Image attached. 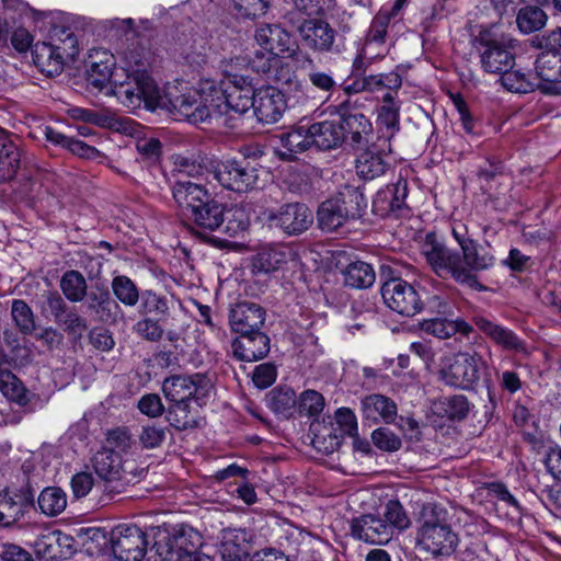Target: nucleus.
Wrapping results in <instances>:
<instances>
[{
    "mask_svg": "<svg viewBox=\"0 0 561 561\" xmlns=\"http://www.w3.org/2000/svg\"><path fill=\"white\" fill-rule=\"evenodd\" d=\"M383 517L386 520V525H390L391 527V536L393 537L394 530H405L410 527L411 520L401 505V503L397 500H390L385 507Z\"/></svg>",
    "mask_w": 561,
    "mask_h": 561,
    "instance_id": "nucleus-57",
    "label": "nucleus"
},
{
    "mask_svg": "<svg viewBox=\"0 0 561 561\" xmlns=\"http://www.w3.org/2000/svg\"><path fill=\"white\" fill-rule=\"evenodd\" d=\"M325 405L323 396L316 390H305L297 400V410L299 414L309 417H317L321 414Z\"/></svg>",
    "mask_w": 561,
    "mask_h": 561,
    "instance_id": "nucleus-56",
    "label": "nucleus"
},
{
    "mask_svg": "<svg viewBox=\"0 0 561 561\" xmlns=\"http://www.w3.org/2000/svg\"><path fill=\"white\" fill-rule=\"evenodd\" d=\"M483 364L482 357L476 352L445 355L440 358L438 376L449 387L471 389L480 380Z\"/></svg>",
    "mask_w": 561,
    "mask_h": 561,
    "instance_id": "nucleus-6",
    "label": "nucleus"
},
{
    "mask_svg": "<svg viewBox=\"0 0 561 561\" xmlns=\"http://www.w3.org/2000/svg\"><path fill=\"white\" fill-rule=\"evenodd\" d=\"M474 323L485 335L502 347L514 351L523 350L522 341L513 331L493 323L483 317H477Z\"/></svg>",
    "mask_w": 561,
    "mask_h": 561,
    "instance_id": "nucleus-34",
    "label": "nucleus"
},
{
    "mask_svg": "<svg viewBox=\"0 0 561 561\" xmlns=\"http://www.w3.org/2000/svg\"><path fill=\"white\" fill-rule=\"evenodd\" d=\"M126 68L121 71H113L116 60L114 55L105 48H92L85 60L87 81L99 90L111 83L112 93L115 95V81H126L129 77L136 76L139 71H147L142 58L136 51L125 54Z\"/></svg>",
    "mask_w": 561,
    "mask_h": 561,
    "instance_id": "nucleus-4",
    "label": "nucleus"
},
{
    "mask_svg": "<svg viewBox=\"0 0 561 561\" xmlns=\"http://www.w3.org/2000/svg\"><path fill=\"white\" fill-rule=\"evenodd\" d=\"M423 330L438 339H448L456 333L467 335L471 327L461 319L450 320L447 318H434L423 322Z\"/></svg>",
    "mask_w": 561,
    "mask_h": 561,
    "instance_id": "nucleus-39",
    "label": "nucleus"
},
{
    "mask_svg": "<svg viewBox=\"0 0 561 561\" xmlns=\"http://www.w3.org/2000/svg\"><path fill=\"white\" fill-rule=\"evenodd\" d=\"M502 85L511 92L515 93H529L534 90H539V83L536 77L531 73H526L520 69L508 68L501 72Z\"/></svg>",
    "mask_w": 561,
    "mask_h": 561,
    "instance_id": "nucleus-44",
    "label": "nucleus"
},
{
    "mask_svg": "<svg viewBox=\"0 0 561 561\" xmlns=\"http://www.w3.org/2000/svg\"><path fill=\"white\" fill-rule=\"evenodd\" d=\"M280 148L278 156L284 160H294L298 153L306 151L311 146L309 129L298 126L279 135Z\"/></svg>",
    "mask_w": 561,
    "mask_h": 561,
    "instance_id": "nucleus-29",
    "label": "nucleus"
},
{
    "mask_svg": "<svg viewBox=\"0 0 561 561\" xmlns=\"http://www.w3.org/2000/svg\"><path fill=\"white\" fill-rule=\"evenodd\" d=\"M134 330L139 336L150 342H158L163 336V329L159 324L158 320L150 317L139 320L135 324Z\"/></svg>",
    "mask_w": 561,
    "mask_h": 561,
    "instance_id": "nucleus-63",
    "label": "nucleus"
},
{
    "mask_svg": "<svg viewBox=\"0 0 561 561\" xmlns=\"http://www.w3.org/2000/svg\"><path fill=\"white\" fill-rule=\"evenodd\" d=\"M30 506L27 499L21 494H5L0 499V526H11L23 517Z\"/></svg>",
    "mask_w": 561,
    "mask_h": 561,
    "instance_id": "nucleus-42",
    "label": "nucleus"
},
{
    "mask_svg": "<svg viewBox=\"0 0 561 561\" xmlns=\"http://www.w3.org/2000/svg\"><path fill=\"white\" fill-rule=\"evenodd\" d=\"M146 534L136 525L121 524L111 531V547L119 561H141L147 551Z\"/></svg>",
    "mask_w": 561,
    "mask_h": 561,
    "instance_id": "nucleus-10",
    "label": "nucleus"
},
{
    "mask_svg": "<svg viewBox=\"0 0 561 561\" xmlns=\"http://www.w3.org/2000/svg\"><path fill=\"white\" fill-rule=\"evenodd\" d=\"M285 261V254L276 248H262L252 261L253 271L256 273H270L279 267Z\"/></svg>",
    "mask_w": 561,
    "mask_h": 561,
    "instance_id": "nucleus-54",
    "label": "nucleus"
},
{
    "mask_svg": "<svg viewBox=\"0 0 561 561\" xmlns=\"http://www.w3.org/2000/svg\"><path fill=\"white\" fill-rule=\"evenodd\" d=\"M232 351L243 362L262 359L270 352V337L261 331L242 335L232 342Z\"/></svg>",
    "mask_w": 561,
    "mask_h": 561,
    "instance_id": "nucleus-22",
    "label": "nucleus"
},
{
    "mask_svg": "<svg viewBox=\"0 0 561 561\" xmlns=\"http://www.w3.org/2000/svg\"><path fill=\"white\" fill-rule=\"evenodd\" d=\"M255 43L264 50L278 56L294 51L290 34L279 24H262L254 33Z\"/></svg>",
    "mask_w": 561,
    "mask_h": 561,
    "instance_id": "nucleus-21",
    "label": "nucleus"
},
{
    "mask_svg": "<svg viewBox=\"0 0 561 561\" xmlns=\"http://www.w3.org/2000/svg\"><path fill=\"white\" fill-rule=\"evenodd\" d=\"M405 1L407 0H396L390 11L381 10L374 18L369 30V37L373 42L382 43L385 41L391 18L402 9Z\"/></svg>",
    "mask_w": 561,
    "mask_h": 561,
    "instance_id": "nucleus-53",
    "label": "nucleus"
},
{
    "mask_svg": "<svg viewBox=\"0 0 561 561\" xmlns=\"http://www.w3.org/2000/svg\"><path fill=\"white\" fill-rule=\"evenodd\" d=\"M115 96L127 108L136 110L142 104L149 110L158 107L173 113L178 119L192 124L205 123L213 118L211 102L204 99L197 87L185 93L176 94L168 91L165 94L151 78L148 71H139L126 81H115Z\"/></svg>",
    "mask_w": 561,
    "mask_h": 561,
    "instance_id": "nucleus-1",
    "label": "nucleus"
},
{
    "mask_svg": "<svg viewBox=\"0 0 561 561\" xmlns=\"http://www.w3.org/2000/svg\"><path fill=\"white\" fill-rule=\"evenodd\" d=\"M427 263L439 277H453L470 288L482 289L473 270L493 264V256L480 253L478 248H431L424 253Z\"/></svg>",
    "mask_w": 561,
    "mask_h": 561,
    "instance_id": "nucleus-3",
    "label": "nucleus"
},
{
    "mask_svg": "<svg viewBox=\"0 0 561 561\" xmlns=\"http://www.w3.org/2000/svg\"><path fill=\"white\" fill-rule=\"evenodd\" d=\"M331 198L337 202L351 220L362 217L367 207V201L358 186L344 185Z\"/></svg>",
    "mask_w": 561,
    "mask_h": 561,
    "instance_id": "nucleus-30",
    "label": "nucleus"
},
{
    "mask_svg": "<svg viewBox=\"0 0 561 561\" xmlns=\"http://www.w3.org/2000/svg\"><path fill=\"white\" fill-rule=\"evenodd\" d=\"M213 174L222 187L239 193L253 190L259 180L257 169L245 159L220 161Z\"/></svg>",
    "mask_w": 561,
    "mask_h": 561,
    "instance_id": "nucleus-9",
    "label": "nucleus"
},
{
    "mask_svg": "<svg viewBox=\"0 0 561 561\" xmlns=\"http://www.w3.org/2000/svg\"><path fill=\"white\" fill-rule=\"evenodd\" d=\"M286 108V96L280 90L271 85L256 90L253 110L261 123L274 124L278 122Z\"/></svg>",
    "mask_w": 561,
    "mask_h": 561,
    "instance_id": "nucleus-17",
    "label": "nucleus"
},
{
    "mask_svg": "<svg viewBox=\"0 0 561 561\" xmlns=\"http://www.w3.org/2000/svg\"><path fill=\"white\" fill-rule=\"evenodd\" d=\"M297 397L289 387L274 388L267 396L268 408L284 417H289L297 408Z\"/></svg>",
    "mask_w": 561,
    "mask_h": 561,
    "instance_id": "nucleus-45",
    "label": "nucleus"
},
{
    "mask_svg": "<svg viewBox=\"0 0 561 561\" xmlns=\"http://www.w3.org/2000/svg\"><path fill=\"white\" fill-rule=\"evenodd\" d=\"M297 32L309 49L319 53L332 50L336 32L327 21L321 19L304 20L297 26Z\"/></svg>",
    "mask_w": 561,
    "mask_h": 561,
    "instance_id": "nucleus-16",
    "label": "nucleus"
},
{
    "mask_svg": "<svg viewBox=\"0 0 561 561\" xmlns=\"http://www.w3.org/2000/svg\"><path fill=\"white\" fill-rule=\"evenodd\" d=\"M334 419L340 433H337L336 428H333L332 424L330 426H321L320 424L311 425L312 432L314 433V444L320 443L321 439H330L329 446L324 447L328 451H333L340 446L343 435H347L350 437H355L357 435V420L351 409H337L334 414Z\"/></svg>",
    "mask_w": 561,
    "mask_h": 561,
    "instance_id": "nucleus-14",
    "label": "nucleus"
},
{
    "mask_svg": "<svg viewBox=\"0 0 561 561\" xmlns=\"http://www.w3.org/2000/svg\"><path fill=\"white\" fill-rule=\"evenodd\" d=\"M342 273L345 285L357 289L370 287L376 279L371 265L363 261L350 263Z\"/></svg>",
    "mask_w": 561,
    "mask_h": 561,
    "instance_id": "nucleus-40",
    "label": "nucleus"
},
{
    "mask_svg": "<svg viewBox=\"0 0 561 561\" xmlns=\"http://www.w3.org/2000/svg\"><path fill=\"white\" fill-rule=\"evenodd\" d=\"M277 60L278 55L261 48L254 51L253 56L248 59V64L253 71L266 77Z\"/></svg>",
    "mask_w": 561,
    "mask_h": 561,
    "instance_id": "nucleus-62",
    "label": "nucleus"
},
{
    "mask_svg": "<svg viewBox=\"0 0 561 561\" xmlns=\"http://www.w3.org/2000/svg\"><path fill=\"white\" fill-rule=\"evenodd\" d=\"M391 526L374 514H363L350 522L351 536L359 541L370 545H386L391 539Z\"/></svg>",
    "mask_w": 561,
    "mask_h": 561,
    "instance_id": "nucleus-15",
    "label": "nucleus"
},
{
    "mask_svg": "<svg viewBox=\"0 0 561 561\" xmlns=\"http://www.w3.org/2000/svg\"><path fill=\"white\" fill-rule=\"evenodd\" d=\"M165 439V428L158 425L142 426L139 434V442L144 448L152 449L159 447Z\"/></svg>",
    "mask_w": 561,
    "mask_h": 561,
    "instance_id": "nucleus-64",
    "label": "nucleus"
},
{
    "mask_svg": "<svg viewBox=\"0 0 561 561\" xmlns=\"http://www.w3.org/2000/svg\"><path fill=\"white\" fill-rule=\"evenodd\" d=\"M11 316L23 334H32L35 330V320L32 309L21 299H14L11 307Z\"/></svg>",
    "mask_w": 561,
    "mask_h": 561,
    "instance_id": "nucleus-58",
    "label": "nucleus"
},
{
    "mask_svg": "<svg viewBox=\"0 0 561 561\" xmlns=\"http://www.w3.org/2000/svg\"><path fill=\"white\" fill-rule=\"evenodd\" d=\"M470 411V403L467 397L454 394L442 397L432 404V412L443 419L461 421L467 417Z\"/></svg>",
    "mask_w": 561,
    "mask_h": 561,
    "instance_id": "nucleus-33",
    "label": "nucleus"
},
{
    "mask_svg": "<svg viewBox=\"0 0 561 561\" xmlns=\"http://www.w3.org/2000/svg\"><path fill=\"white\" fill-rule=\"evenodd\" d=\"M308 129L311 145L322 150L335 148L345 140L344 126L336 121L314 123Z\"/></svg>",
    "mask_w": 561,
    "mask_h": 561,
    "instance_id": "nucleus-25",
    "label": "nucleus"
},
{
    "mask_svg": "<svg viewBox=\"0 0 561 561\" xmlns=\"http://www.w3.org/2000/svg\"><path fill=\"white\" fill-rule=\"evenodd\" d=\"M516 23L520 32L530 34L546 25L547 14L538 7H525L519 10Z\"/></svg>",
    "mask_w": 561,
    "mask_h": 561,
    "instance_id": "nucleus-49",
    "label": "nucleus"
},
{
    "mask_svg": "<svg viewBox=\"0 0 561 561\" xmlns=\"http://www.w3.org/2000/svg\"><path fill=\"white\" fill-rule=\"evenodd\" d=\"M172 172L181 179L182 176L197 179L203 175L204 167L198 157L193 154L176 153L171 157Z\"/></svg>",
    "mask_w": 561,
    "mask_h": 561,
    "instance_id": "nucleus-51",
    "label": "nucleus"
},
{
    "mask_svg": "<svg viewBox=\"0 0 561 561\" xmlns=\"http://www.w3.org/2000/svg\"><path fill=\"white\" fill-rule=\"evenodd\" d=\"M167 420L178 430H187L197 426V412L193 411L190 402H172L168 409Z\"/></svg>",
    "mask_w": 561,
    "mask_h": 561,
    "instance_id": "nucleus-48",
    "label": "nucleus"
},
{
    "mask_svg": "<svg viewBox=\"0 0 561 561\" xmlns=\"http://www.w3.org/2000/svg\"><path fill=\"white\" fill-rule=\"evenodd\" d=\"M60 286L65 296L71 301H80L85 295V279L77 271L67 272L61 278Z\"/></svg>",
    "mask_w": 561,
    "mask_h": 561,
    "instance_id": "nucleus-59",
    "label": "nucleus"
},
{
    "mask_svg": "<svg viewBox=\"0 0 561 561\" xmlns=\"http://www.w3.org/2000/svg\"><path fill=\"white\" fill-rule=\"evenodd\" d=\"M37 502L43 514L57 516L67 506V495L60 488L49 486L41 492Z\"/></svg>",
    "mask_w": 561,
    "mask_h": 561,
    "instance_id": "nucleus-46",
    "label": "nucleus"
},
{
    "mask_svg": "<svg viewBox=\"0 0 561 561\" xmlns=\"http://www.w3.org/2000/svg\"><path fill=\"white\" fill-rule=\"evenodd\" d=\"M139 300L138 311L142 316L164 318L169 314V301L164 296H160L152 290H145Z\"/></svg>",
    "mask_w": 561,
    "mask_h": 561,
    "instance_id": "nucleus-50",
    "label": "nucleus"
},
{
    "mask_svg": "<svg viewBox=\"0 0 561 561\" xmlns=\"http://www.w3.org/2000/svg\"><path fill=\"white\" fill-rule=\"evenodd\" d=\"M271 219L285 233L293 236L306 231L313 222V215L305 204L290 203L282 206Z\"/></svg>",
    "mask_w": 561,
    "mask_h": 561,
    "instance_id": "nucleus-18",
    "label": "nucleus"
},
{
    "mask_svg": "<svg viewBox=\"0 0 561 561\" xmlns=\"http://www.w3.org/2000/svg\"><path fill=\"white\" fill-rule=\"evenodd\" d=\"M294 56L297 61H302V64L311 67L308 80L314 89L327 93H331L335 89L336 81L332 72L316 68L312 58L307 54L296 53Z\"/></svg>",
    "mask_w": 561,
    "mask_h": 561,
    "instance_id": "nucleus-47",
    "label": "nucleus"
},
{
    "mask_svg": "<svg viewBox=\"0 0 561 561\" xmlns=\"http://www.w3.org/2000/svg\"><path fill=\"white\" fill-rule=\"evenodd\" d=\"M385 304L399 314L413 317L421 308V298L415 288L401 278H392L381 286Z\"/></svg>",
    "mask_w": 561,
    "mask_h": 561,
    "instance_id": "nucleus-11",
    "label": "nucleus"
},
{
    "mask_svg": "<svg viewBox=\"0 0 561 561\" xmlns=\"http://www.w3.org/2000/svg\"><path fill=\"white\" fill-rule=\"evenodd\" d=\"M389 167V161L380 152L371 150L360 153L355 164L357 175L366 181L383 175Z\"/></svg>",
    "mask_w": 561,
    "mask_h": 561,
    "instance_id": "nucleus-35",
    "label": "nucleus"
},
{
    "mask_svg": "<svg viewBox=\"0 0 561 561\" xmlns=\"http://www.w3.org/2000/svg\"><path fill=\"white\" fill-rule=\"evenodd\" d=\"M250 542L244 529H224L219 552L224 561H247Z\"/></svg>",
    "mask_w": 561,
    "mask_h": 561,
    "instance_id": "nucleus-24",
    "label": "nucleus"
},
{
    "mask_svg": "<svg viewBox=\"0 0 561 561\" xmlns=\"http://www.w3.org/2000/svg\"><path fill=\"white\" fill-rule=\"evenodd\" d=\"M20 150L7 136L0 135V182L12 180L20 168Z\"/></svg>",
    "mask_w": 561,
    "mask_h": 561,
    "instance_id": "nucleus-38",
    "label": "nucleus"
},
{
    "mask_svg": "<svg viewBox=\"0 0 561 561\" xmlns=\"http://www.w3.org/2000/svg\"><path fill=\"white\" fill-rule=\"evenodd\" d=\"M199 91L211 102L213 118L229 128H236L242 115L253 108L256 94L249 77H234L225 89L213 79H201Z\"/></svg>",
    "mask_w": 561,
    "mask_h": 561,
    "instance_id": "nucleus-2",
    "label": "nucleus"
},
{
    "mask_svg": "<svg viewBox=\"0 0 561 561\" xmlns=\"http://www.w3.org/2000/svg\"><path fill=\"white\" fill-rule=\"evenodd\" d=\"M377 126L382 130L385 138L390 140L400 129V104L396 102L393 92H386L382 105L378 108Z\"/></svg>",
    "mask_w": 561,
    "mask_h": 561,
    "instance_id": "nucleus-27",
    "label": "nucleus"
},
{
    "mask_svg": "<svg viewBox=\"0 0 561 561\" xmlns=\"http://www.w3.org/2000/svg\"><path fill=\"white\" fill-rule=\"evenodd\" d=\"M50 44L55 45L66 62L73 60L79 54L76 34L66 26H55L50 33Z\"/></svg>",
    "mask_w": 561,
    "mask_h": 561,
    "instance_id": "nucleus-43",
    "label": "nucleus"
},
{
    "mask_svg": "<svg viewBox=\"0 0 561 561\" xmlns=\"http://www.w3.org/2000/svg\"><path fill=\"white\" fill-rule=\"evenodd\" d=\"M172 195L176 205L190 216L209 195L204 185L190 180L178 179L172 186Z\"/></svg>",
    "mask_w": 561,
    "mask_h": 561,
    "instance_id": "nucleus-23",
    "label": "nucleus"
},
{
    "mask_svg": "<svg viewBox=\"0 0 561 561\" xmlns=\"http://www.w3.org/2000/svg\"><path fill=\"white\" fill-rule=\"evenodd\" d=\"M213 389L211 380L204 374L173 375L164 379L162 392L170 402H190L205 404Z\"/></svg>",
    "mask_w": 561,
    "mask_h": 561,
    "instance_id": "nucleus-8",
    "label": "nucleus"
},
{
    "mask_svg": "<svg viewBox=\"0 0 561 561\" xmlns=\"http://www.w3.org/2000/svg\"><path fill=\"white\" fill-rule=\"evenodd\" d=\"M459 545V536L451 527L440 520L436 508L423 513L422 522L416 531V546L435 557L451 556Z\"/></svg>",
    "mask_w": 561,
    "mask_h": 561,
    "instance_id": "nucleus-5",
    "label": "nucleus"
},
{
    "mask_svg": "<svg viewBox=\"0 0 561 561\" xmlns=\"http://www.w3.org/2000/svg\"><path fill=\"white\" fill-rule=\"evenodd\" d=\"M401 84V77L394 72L370 75L345 87V92L348 94L363 91L377 92L382 89H388V92H392L393 90H398Z\"/></svg>",
    "mask_w": 561,
    "mask_h": 561,
    "instance_id": "nucleus-31",
    "label": "nucleus"
},
{
    "mask_svg": "<svg viewBox=\"0 0 561 561\" xmlns=\"http://www.w3.org/2000/svg\"><path fill=\"white\" fill-rule=\"evenodd\" d=\"M394 236L400 243L409 244L411 242L421 243L424 241V245H440L442 240L435 231H417L404 224H400L394 231Z\"/></svg>",
    "mask_w": 561,
    "mask_h": 561,
    "instance_id": "nucleus-52",
    "label": "nucleus"
},
{
    "mask_svg": "<svg viewBox=\"0 0 561 561\" xmlns=\"http://www.w3.org/2000/svg\"><path fill=\"white\" fill-rule=\"evenodd\" d=\"M336 112L340 116V124L344 126L345 139L351 138L353 144H360L365 135H368L371 130V124L368 118L358 112L351 111V104L348 101L342 102Z\"/></svg>",
    "mask_w": 561,
    "mask_h": 561,
    "instance_id": "nucleus-26",
    "label": "nucleus"
},
{
    "mask_svg": "<svg viewBox=\"0 0 561 561\" xmlns=\"http://www.w3.org/2000/svg\"><path fill=\"white\" fill-rule=\"evenodd\" d=\"M539 91L547 95H561V51H541L535 61Z\"/></svg>",
    "mask_w": 561,
    "mask_h": 561,
    "instance_id": "nucleus-13",
    "label": "nucleus"
},
{
    "mask_svg": "<svg viewBox=\"0 0 561 561\" xmlns=\"http://www.w3.org/2000/svg\"><path fill=\"white\" fill-rule=\"evenodd\" d=\"M115 297L125 306H135L139 298V291L135 283L127 276H116L112 282Z\"/></svg>",
    "mask_w": 561,
    "mask_h": 561,
    "instance_id": "nucleus-55",
    "label": "nucleus"
},
{
    "mask_svg": "<svg viewBox=\"0 0 561 561\" xmlns=\"http://www.w3.org/2000/svg\"><path fill=\"white\" fill-rule=\"evenodd\" d=\"M512 39L492 30H483L473 39V46L480 55L482 68L490 73H501L514 66L511 51Z\"/></svg>",
    "mask_w": 561,
    "mask_h": 561,
    "instance_id": "nucleus-7",
    "label": "nucleus"
},
{
    "mask_svg": "<svg viewBox=\"0 0 561 561\" xmlns=\"http://www.w3.org/2000/svg\"><path fill=\"white\" fill-rule=\"evenodd\" d=\"M0 391L11 402L19 407H27L36 397L12 371L0 368Z\"/></svg>",
    "mask_w": 561,
    "mask_h": 561,
    "instance_id": "nucleus-28",
    "label": "nucleus"
},
{
    "mask_svg": "<svg viewBox=\"0 0 561 561\" xmlns=\"http://www.w3.org/2000/svg\"><path fill=\"white\" fill-rule=\"evenodd\" d=\"M93 469L111 493L123 492L129 483L121 455L111 449H101L94 455Z\"/></svg>",
    "mask_w": 561,
    "mask_h": 561,
    "instance_id": "nucleus-12",
    "label": "nucleus"
},
{
    "mask_svg": "<svg viewBox=\"0 0 561 561\" xmlns=\"http://www.w3.org/2000/svg\"><path fill=\"white\" fill-rule=\"evenodd\" d=\"M33 59L39 70L49 77L59 75L66 65L65 59L50 42L37 43L33 50Z\"/></svg>",
    "mask_w": 561,
    "mask_h": 561,
    "instance_id": "nucleus-32",
    "label": "nucleus"
},
{
    "mask_svg": "<svg viewBox=\"0 0 561 561\" xmlns=\"http://www.w3.org/2000/svg\"><path fill=\"white\" fill-rule=\"evenodd\" d=\"M107 447L104 449H111L117 453H127L133 445L131 434L126 427H116L107 431L106 433Z\"/></svg>",
    "mask_w": 561,
    "mask_h": 561,
    "instance_id": "nucleus-60",
    "label": "nucleus"
},
{
    "mask_svg": "<svg viewBox=\"0 0 561 561\" xmlns=\"http://www.w3.org/2000/svg\"><path fill=\"white\" fill-rule=\"evenodd\" d=\"M371 440L376 447L383 451H397L401 447V439L387 427H379L371 433Z\"/></svg>",
    "mask_w": 561,
    "mask_h": 561,
    "instance_id": "nucleus-61",
    "label": "nucleus"
},
{
    "mask_svg": "<svg viewBox=\"0 0 561 561\" xmlns=\"http://www.w3.org/2000/svg\"><path fill=\"white\" fill-rule=\"evenodd\" d=\"M201 228L215 230L224 222V207L208 195L202 206L196 207L190 215Z\"/></svg>",
    "mask_w": 561,
    "mask_h": 561,
    "instance_id": "nucleus-36",
    "label": "nucleus"
},
{
    "mask_svg": "<svg viewBox=\"0 0 561 561\" xmlns=\"http://www.w3.org/2000/svg\"><path fill=\"white\" fill-rule=\"evenodd\" d=\"M360 413L365 421L374 424L379 422L391 424L397 417L398 408L389 397L373 393L362 398Z\"/></svg>",
    "mask_w": 561,
    "mask_h": 561,
    "instance_id": "nucleus-20",
    "label": "nucleus"
},
{
    "mask_svg": "<svg viewBox=\"0 0 561 561\" xmlns=\"http://www.w3.org/2000/svg\"><path fill=\"white\" fill-rule=\"evenodd\" d=\"M167 558L179 559L182 552L199 551L203 545L202 535L191 527H181L170 539Z\"/></svg>",
    "mask_w": 561,
    "mask_h": 561,
    "instance_id": "nucleus-37",
    "label": "nucleus"
},
{
    "mask_svg": "<svg viewBox=\"0 0 561 561\" xmlns=\"http://www.w3.org/2000/svg\"><path fill=\"white\" fill-rule=\"evenodd\" d=\"M264 321L265 311L257 304L242 301L230 309V327L241 336L259 332Z\"/></svg>",
    "mask_w": 561,
    "mask_h": 561,
    "instance_id": "nucleus-19",
    "label": "nucleus"
},
{
    "mask_svg": "<svg viewBox=\"0 0 561 561\" xmlns=\"http://www.w3.org/2000/svg\"><path fill=\"white\" fill-rule=\"evenodd\" d=\"M351 220L342 208L331 197L324 201L318 209V225L321 230L333 232Z\"/></svg>",
    "mask_w": 561,
    "mask_h": 561,
    "instance_id": "nucleus-41",
    "label": "nucleus"
}]
</instances>
